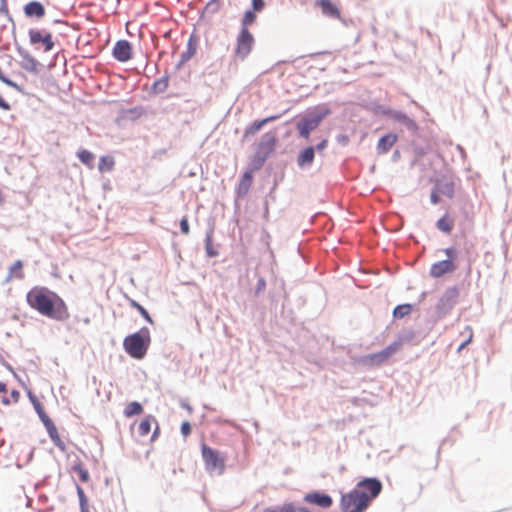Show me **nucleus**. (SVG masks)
I'll return each mask as SVG.
<instances>
[{"mask_svg":"<svg viewBox=\"0 0 512 512\" xmlns=\"http://www.w3.org/2000/svg\"><path fill=\"white\" fill-rule=\"evenodd\" d=\"M180 433L184 438H187L192 433V424L188 420H183L180 425Z\"/></svg>","mask_w":512,"mask_h":512,"instance_id":"obj_52","label":"nucleus"},{"mask_svg":"<svg viewBox=\"0 0 512 512\" xmlns=\"http://www.w3.org/2000/svg\"><path fill=\"white\" fill-rule=\"evenodd\" d=\"M383 482H356L353 489L340 492L339 510L341 512H366L372 502L380 495Z\"/></svg>","mask_w":512,"mask_h":512,"instance_id":"obj_3","label":"nucleus"},{"mask_svg":"<svg viewBox=\"0 0 512 512\" xmlns=\"http://www.w3.org/2000/svg\"><path fill=\"white\" fill-rule=\"evenodd\" d=\"M115 167V159L112 155H101L98 162V170L100 173L111 172Z\"/></svg>","mask_w":512,"mask_h":512,"instance_id":"obj_41","label":"nucleus"},{"mask_svg":"<svg viewBox=\"0 0 512 512\" xmlns=\"http://www.w3.org/2000/svg\"><path fill=\"white\" fill-rule=\"evenodd\" d=\"M147 110L144 106L138 105L131 108L121 107L115 119L118 126H123L126 121L136 122L146 114Z\"/></svg>","mask_w":512,"mask_h":512,"instance_id":"obj_16","label":"nucleus"},{"mask_svg":"<svg viewBox=\"0 0 512 512\" xmlns=\"http://www.w3.org/2000/svg\"><path fill=\"white\" fill-rule=\"evenodd\" d=\"M460 290L457 285L449 286L442 293L435 305V319L427 320V328L431 330L433 325L446 317L457 304Z\"/></svg>","mask_w":512,"mask_h":512,"instance_id":"obj_7","label":"nucleus"},{"mask_svg":"<svg viewBox=\"0 0 512 512\" xmlns=\"http://www.w3.org/2000/svg\"><path fill=\"white\" fill-rule=\"evenodd\" d=\"M14 46L15 50L22 58V61L19 62V66L32 75H38L44 65L38 61L28 50L24 49L19 44L17 39H15Z\"/></svg>","mask_w":512,"mask_h":512,"instance_id":"obj_11","label":"nucleus"},{"mask_svg":"<svg viewBox=\"0 0 512 512\" xmlns=\"http://www.w3.org/2000/svg\"><path fill=\"white\" fill-rule=\"evenodd\" d=\"M29 44L38 51L42 49L44 53H49L55 48V41L52 32L45 28L28 29Z\"/></svg>","mask_w":512,"mask_h":512,"instance_id":"obj_10","label":"nucleus"},{"mask_svg":"<svg viewBox=\"0 0 512 512\" xmlns=\"http://www.w3.org/2000/svg\"><path fill=\"white\" fill-rule=\"evenodd\" d=\"M180 231L183 235H188L190 233V225L189 218L187 215H184L179 221Z\"/></svg>","mask_w":512,"mask_h":512,"instance_id":"obj_55","label":"nucleus"},{"mask_svg":"<svg viewBox=\"0 0 512 512\" xmlns=\"http://www.w3.org/2000/svg\"><path fill=\"white\" fill-rule=\"evenodd\" d=\"M151 341L150 329L143 326L139 330L126 335L122 346L129 357L135 360H143L147 356Z\"/></svg>","mask_w":512,"mask_h":512,"instance_id":"obj_5","label":"nucleus"},{"mask_svg":"<svg viewBox=\"0 0 512 512\" xmlns=\"http://www.w3.org/2000/svg\"><path fill=\"white\" fill-rule=\"evenodd\" d=\"M46 432L50 438V440L52 441V443L61 451V452H66V444L65 442L61 439L60 437V434L58 432V428L56 425H53L51 426L50 428L46 429Z\"/></svg>","mask_w":512,"mask_h":512,"instance_id":"obj_37","label":"nucleus"},{"mask_svg":"<svg viewBox=\"0 0 512 512\" xmlns=\"http://www.w3.org/2000/svg\"><path fill=\"white\" fill-rule=\"evenodd\" d=\"M277 128L262 134L259 142H257L254 153L249 157L247 165L261 170L269 157L275 152L279 137Z\"/></svg>","mask_w":512,"mask_h":512,"instance_id":"obj_6","label":"nucleus"},{"mask_svg":"<svg viewBox=\"0 0 512 512\" xmlns=\"http://www.w3.org/2000/svg\"><path fill=\"white\" fill-rule=\"evenodd\" d=\"M443 252L446 255V260H450L451 262L458 263L460 251L455 246H449L443 249Z\"/></svg>","mask_w":512,"mask_h":512,"instance_id":"obj_48","label":"nucleus"},{"mask_svg":"<svg viewBox=\"0 0 512 512\" xmlns=\"http://www.w3.org/2000/svg\"><path fill=\"white\" fill-rule=\"evenodd\" d=\"M200 448L206 471L211 476H221L226 468V459L223 453L204 441L201 442Z\"/></svg>","mask_w":512,"mask_h":512,"instance_id":"obj_8","label":"nucleus"},{"mask_svg":"<svg viewBox=\"0 0 512 512\" xmlns=\"http://www.w3.org/2000/svg\"><path fill=\"white\" fill-rule=\"evenodd\" d=\"M220 9V0H209L200 12V18H202L205 12L215 14Z\"/></svg>","mask_w":512,"mask_h":512,"instance_id":"obj_47","label":"nucleus"},{"mask_svg":"<svg viewBox=\"0 0 512 512\" xmlns=\"http://www.w3.org/2000/svg\"><path fill=\"white\" fill-rule=\"evenodd\" d=\"M435 227L440 232L450 235L454 228V221L448 212H445L440 218L437 219Z\"/></svg>","mask_w":512,"mask_h":512,"instance_id":"obj_29","label":"nucleus"},{"mask_svg":"<svg viewBox=\"0 0 512 512\" xmlns=\"http://www.w3.org/2000/svg\"><path fill=\"white\" fill-rule=\"evenodd\" d=\"M332 108L329 103H320L312 107H308L304 112L298 114L296 117L285 121L277 127L281 130L291 124L297 131V136L306 141L310 140L311 133L316 130L322 121L332 114Z\"/></svg>","mask_w":512,"mask_h":512,"instance_id":"obj_4","label":"nucleus"},{"mask_svg":"<svg viewBox=\"0 0 512 512\" xmlns=\"http://www.w3.org/2000/svg\"><path fill=\"white\" fill-rule=\"evenodd\" d=\"M26 394L37 415L45 410L43 404L39 401L38 397L32 390H28Z\"/></svg>","mask_w":512,"mask_h":512,"instance_id":"obj_46","label":"nucleus"},{"mask_svg":"<svg viewBox=\"0 0 512 512\" xmlns=\"http://www.w3.org/2000/svg\"><path fill=\"white\" fill-rule=\"evenodd\" d=\"M256 172H258V170L247 165L244 171L240 174L234 190V195H236V199L246 198L253 185L254 174Z\"/></svg>","mask_w":512,"mask_h":512,"instance_id":"obj_13","label":"nucleus"},{"mask_svg":"<svg viewBox=\"0 0 512 512\" xmlns=\"http://www.w3.org/2000/svg\"><path fill=\"white\" fill-rule=\"evenodd\" d=\"M375 355L377 356V360H378L380 366L390 359L389 355L386 353L384 348L379 351H376Z\"/></svg>","mask_w":512,"mask_h":512,"instance_id":"obj_59","label":"nucleus"},{"mask_svg":"<svg viewBox=\"0 0 512 512\" xmlns=\"http://www.w3.org/2000/svg\"><path fill=\"white\" fill-rule=\"evenodd\" d=\"M126 301L128 302L129 306L133 309H135L139 314L140 316L148 323V324H151L153 325L154 324V320L153 318L151 317L150 313L148 312V310L142 305L140 304L138 301H136L135 299L131 298L130 296H128L127 294L124 295Z\"/></svg>","mask_w":512,"mask_h":512,"instance_id":"obj_30","label":"nucleus"},{"mask_svg":"<svg viewBox=\"0 0 512 512\" xmlns=\"http://www.w3.org/2000/svg\"><path fill=\"white\" fill-rule=\"evenodd\" d=\"M306 303L307 299L303 295H298L294 300V305L298 310L302 309L306 305Z\"/></svg>","mask_w":512,"mask_h":512,"instance_id":"obj_62","label":"nucleus"},{"mask_svg":"<svg viewBox=\"0 0 512 512\" xmlns=\"http://www.w3.org/2000/svg\"><path fill=\"white\" fill-rule=\"evenodd\" d=\"M328 147V138H322L317 144L312 145L313 151L315 153L323 154L324 150Z\"/></svg>","mask_w":512,"mask_h":512,"instance_id":"obj_54","label":"nucleus"},{"mask_svg":"<svg viewBox=\"0 0 512 512\" xmlns=\"http://www.w3.org/2000/svg\"><path fill=\"white\" fill-rule=\"evenodd\" d=\"M255 38L250 30H239L234 53L240 60H245L252 52Z\"/></svg>","mask_w":512,"mask_h":512,"instance_id":"obj_12","label":"nucleus"},{"mask_svg":"<svg viewBox=\"0 0 512 512\" xmlns=\"http://www.w3.org/2000/svg\"><path fill=\"white\" fill-rule=\"evenodd\" d=\"M200 37L195 30L189 35L186 43V49L180 54V58L174 66L176 71L180 70L197 53Z\"/></svg>","mask_w":512,"mask_h":512,"instance_id":"obj_14","label":"nucleus"},{"mask_svg":"<svg viewBox=\"0 0 512 512\" xmlns=\"http://www.w3.org/2000/svg\"><path fill=\"white\" fill-rule=\"evenodd\" d=\"M401 349V346L398 344L396 340L388 344L386 347H384V350L391 358L393 355H395L399 350Z\"/></svg>","mask_w":512,"mask_h":512,"instance_id":"obj_56","label":"nucleus"},{"mask_svg":"<svg viewBox=\"0 0 512 512\" xmlns=\"http://www.w3.org/2000/svg\"><path fill=\"white\" fill-rule=\"evenodd\" d=\"M24 16L34 22L42 20L46 16V7L39 0H30L22 7Z\"/></svg>","mask_w":512,"mask_h":512,"instance_id":"obj_19","label":"nucleus"},{"mask_svg":"<svg viewBox=\"0 0 512 512\" xmlns=\"http://www.w3.org/2000/svg\"><path fill=\"white\" fill-rule=\"evenodd\" d=\"M46 432L50 438V440L52 441V443L61 451V452H66V444L65 442L61 439L60 437V434L58 432V428L56 425H53L51 426L50 428L46 429Z\"/></svg>","mask_w":512,"mask_h":512,"instance_id":"obj_35","label":"nucleus"},{"mask_svg":"<svg viewBox=\"0 0 512 512\" xmlns=\"http://www.w3.org/2000/svg\"><path fill=\"white\" fill-rule=\"evenodd\" d=\"M474 206L471 202H464L459 208L460 228L463 233L472 229L474 224Z\"/></svg>","mask_w":512,"mask_h":512,"instance_id":"obj_21","label":"nucleus"},{"mask_svg":"<svg viewBox=\"0 0 512 512\" xmlns=\"http://www.w3.org/2000/svg\"><path fill=\"white\" fill-rule=\"evenodd\" d=\"M23 267L24 262L22 260L18 259L14 261L9 267L10 276H15L17 279H23L25 276Z\"/></svg>","mask_w":512,"mask_h":512,"instance_id":"obj_44","label":"nucleus"},{"mask_svg":"<svg viewBox=\"0 0 512 512\" xmlns=\"http://www.w3.org/2000/svg\"><path fill=\"white\" fill-rule=\"evenodd\" d=\"M288 301H283L281 305V311L280 316L284 320H286L289 324L295 326L298 324L294 309L291 307H288Z\"/></svg>","mask_w":512,"mask_h":512,"instance_id":"obj_42","label":"nucleus"},{"mask_svg":"<svg viewBox=\"0 0 512 512\" xmlns=\"http://www.w3.org/2000/svg\"><path fill=\"white\" fill-rule=\"evenodd\" d=\"M264 127H265V122L262 118L253 120L244 129L243 135L241 137V142H245L246 140L249 139L250 136L255 135L257 132L262 130Z\"/></svg>","mask_w":512,"mask_h":512,"instance_id":"obj_31","label":"nucleus"},{"mask_svg":"<svg viewBox=\"0 0 512 512\" xmlns=\"http://www.w3.org/2000/svg\"><path fill=\"white\" fill-rule=\"evenodd\" d=\"M416 337V332L413 328L404 327L396 335L395 340L402 347L404 344L410 343Z\"/></svg>","mask_w":512,"mask_h":512,"instance_id":"obj_39","label":"nucleus"},{"mask_svg":"<svg viewBox=\"0 0 512 512\" xmlns=\"http://www.w3.org/2000/svg\"><path fill=\"white\" fill-rule=\"evenodd\" d=\"M74 484L79 500V505L89 503L88 497L86 496L84 489L79 485V482H74Z\"/></svg>","mask_w":512,"mask_h":512,"instance_id":"obj_53","label":"nucleus"},{"mask_svg":"<svg viewBox=\"0 0 512 512\" xmlns=\"http://www.w3.org/2000/svg\"><path fill=\"white\" fill-rule=\"evenodd\" d=\"M265 7V0H251L250 9L255 10L257 12H261L265 9Z\"/></svg>","mask_w":512,"mask_h":512,"instance_id":"obj_57","label":"nucleus"},{"mask_svg":"<svg viewBox=\"0 0 512 512\" xmlns=\"http://www.w3.org/2000/svg\"><path fill=\"white\" fill-rule=\"evenodd\" d=\"M169 80H170V75L166 71L163 76H161L160 78H157L153 81V83L151 84L150 89H149V94L156 96L161 93H164L169 86Z\"/></svg>","mask_w":512,"mask_h":512,"instance_id":"obj_28","label":"nucleus"},{"mask_svg":"<svg viewBox=\"0 0 512 512\" xmlns=\"http://www.w3.org/2000/svg\"><path fill=\"white\" fill-rule=\"evenodd\" d=\"M72 469L78 474L79 480H90L89 471L79 459L72 465Z\"/></svg>","mask_w":512,"mask_h":512,"instance_id":"obj_45","label":"nucleus"},{"mask_svg":"<svg viewBox=\"0 0 512 512\" xmlns=\"http://www.w3.org/2000/svg\"><path fill=\"white\" fill-rule=\"evenodd\" d=\"M452 171L434 170L433 175L429 177V182L441 196L452 199L455 196V182Z\"/></svg>","mask_w":512,"mask_h":512,"instance_id":"obj_9","label":"nucleus"},{"mask_svg":"<svg viewBox=\"0 0 512 512\" xmlns=\"http://www.w3.org/2000/svg\"><path fill=\"white\" fill-rule=\"evenodd\" d=\"M280 512H298V508L293 502H286L279 506Z\"/></svg>","mask_w":512,"mask_h":512,"instance_id":"obj_58","label":"nucleus"},{"mask_svg":"<svg viewBox=\"0 0 512 512\" xmlns=\"http://www.w3.org/2000/svg\"><path fill=\"white\" fill-rule=\"evenodd\" d=\"M399 135L395 132H387L381 135L376 144V152L378 155L387 154L397 143Z\"/></svg>","mask_w":512,"mask_h":512,"instance_id":"obj_23","label":"nucleus"},{"mask_svg":"<svg viewBox=\"0 0 512 512\" xmlns=\"http://www.w3.org/2000/svg\"><path fill=\"white\" fill-rule=\"evenodd\" d=\"M0 109L3 111H10L12 109L11 104L6 101L0 94Z\"/></svg>","mask_w":512,"mask_h":512,"instance_id":"obj_64","label":"nucleus"},{"mask_svg":"<svg viewBox=\"0 0 512 512\" xmlns=\"http://www.w3.org/2000/svg\"><path fill=\"white\" fill-rule=\"evenodd\" d=\"M349 402L355 406V407H363L365 405H369V406H375L376 403L373 402L371 399L369 398H365V397H352L349 399Z\"/></svg>","mask_w":512,"mask_h":512,"instance_id":"obj_49","label":"nucleus"},{"mask_svg":"<svg viewBox=\"0 0 512 512\" xmlns=\"http://www.w3.org/2000/svg\"><path fill=\"white\" fill-rule=\"evenodd\" d=\"M459 268V263L450 260H439L434 262L429 269V276L434 279L442 278L448 274L454 273Z\"/></svg>","mask_w":512,"mask_h":512,"instance_id":"obj_18","label":"nucleus"},{"mask_svg":"<svg viewBox=\"0 0 512 512\" xmlns=\"http://www.w3.org/2000/svg\"><path fill=\"white\" fill-rule=\"evenodd\" d=\"M316 153L313 151L312 145L302 147L296 157V163L300 170H308L312 167Z\"/></svg>","mask_w":512,"mask_h":512,"instance_id":"obj_22","label":"nucleus"},{"mask_svg":"<svg viewBox=\"0 0 512 512\" xmlns=\"http://www.w3.org/2000/svg\"><path fill=\"white\" fill-rule=\"evenodd\" d=\"M351 363L353 365H360L363 367H379L380 364L377 360V356L375 355V352L368 353L361 356H351L350 357Z\"/></svg>","mask_w":512,"mask_h":512,"instance_id":"obj_27","label":"nucleus"},{"mask_svg":"<svg viewBox=\"0 0 512 512\" xmlns=\"http://www.w3.org/2000/svg\"><path fill=\"white\" fill-rule=\"evenodd\" d=\"M429 199L431 204L438 205L441 202V195L435 189L431 188Z\"/></svg>","mask_w":512,"mask_h":512,"instance_id":"obj_61","label":"nucleus"},{"mask_svg":"<svg viewBox=\"0 0 512 512\" xmlns=\"http://www.w3.org/2000/svg\"><path fill=\"white\" fill-rule=\"evenodd\" d=\"M77 159L89 169L94 168L96 156L93 152L86 148H80L76 152Z\"/></svg>","mask_w":512,"mask_h":512,"instance_id":"obj_33","label":"nucleus"},{"mask_svg":"<svg viewBox=\"0 0 512 512\" xmlns=\"http://www.w3.org/2000/svg\"><path fill=\"white\" fill-rule=\"evenodd\" d=\"M214 230L215 225L211 223L205 233L204 247L207 258H215L219 255L218 249L213 245Z\"/></svg>","mask_w":512,"mask_h":512,"instance_id":"obj_25","label":"nucleus"},{"mask_svg":"<svg viewBox=\"0 0 512 512\" xmlns=\"http://www.w3.org/2000/svg\"><path fill=\"white\" fill-rule=\"evenodd\" d=\"M257 11L250 8L246 9L240 20V29L249 30V26L253 25L257 20Z\"/></svg>","mask_w":512,"mask_h":512,"instance_id":"obj_40","label":"nucleus"},{"mask_svg":"<svg viewBox=\"0 0 512 512\" xmlns=\"http://www.w3.org/2000/svg\"><path fill=\"white\" fill-rule=\"evenodd\" d=\"M20 397H21V394H20L19 390L14 388L10 391V399L12 400L13 403H18L20 400Z\"/></svg>","mask_w":512,"mask_h":512,"instance_id":"obj_63","label":"nucleus"},{"mask_svg":"<svg viewBox=\"0 0 512 512\" xmlns=\"http://www.w3.org/2000/svg\"><path fill=\"white\" fill-rule=\"evenodd\" d=\"M144 412V407L139 401H130L126 404L123 415L126 418H132L134 416L141 415Z\"/></svg>","mask_w":512,"mask_h":512,"instance_id":"obj_34","label":"nucleus"},{"mask_svg":"<svg viewBox=\"0 0 512 512\" xmlns=\"http://www.w3.org/2000/svg\"><path fill=\"white\" fill-rule=\"evenodd\" d=\"M454 439H452L450 436H447L445 437L441 444L438 446L436 452H435V455H430V460L429 462L425 463V465H422L421 463H418V467L419 468H423V469H428V468H436L437 465H438V458H439V455H440V452H441V449L442 447L446 444V443H450L451 445L454 443Z\"/></svg>","mask_w":512,"mask_h":512,"instance_id":"obj_32","label":"nucleus"},{"mask_svg":"<svg viewBox=\"0 0 512 512\" xmlns=\"http://www.w3.org/2000/svg\"><path fill=\"white\" fill-rule=\"evenodd\" d=\"M157 420L152 414H146L138 425V434L140 436H147L151 432L152 424Z\"/></svg>","mask_w":512,"mask_h":512,"instance_id":"obj_38","label":"nucleus"},{"mask_svg":"<svg viewBox=\"0 0 512 512\" xmlns=\"http://www.w3.org/2000/svg\"><path fill=\"white\" fill-rule=\"evenodd\" d=\"M315 6L320 8L325 17L339 19L344 25H348L346 19L341 16L338 5L333 0H315Z\"/></svg>","mask_w":512,"mask_h":512,"instance_id":"obj_20","label":"nucleus"},{"mask_svg":"<svg viewBox=\"0 0 512 512\" xmlns=\"http://www.w3.org/2000/svg\"><path fill=\"white\" fill-rule=\"evenodd\" d=\"M111 54L118 62L126 63L133 56V46L130 41L126 39H119L114 43Z\"/></svg>","mask_w":512,"mask_h":512,"instance_id":"obj_17","label":"nucleus"},{"mask_svg":"<svg viewBox=\"0 0 512 512\" xmlns=\"http://www.w3.org/2000/svg\"><path fill=\"white\" fill-rule=\"evenodd\" d=\"M38 418L43 424L45 430L50 428L51 426L55 425L54 421L51 419V417L47 414L46 410L38 414Z\"/></svg>","mask_w":512,"mask_h":512,"instance_id":"obj_51","label":"nucleus"},{"mask_svg":"<svg viewBox=\"0 0 512 512\" xmlns=\"http://www.w3.org/2000/svg\"><path fill=\"white\" fill-rule=\"evenodd\" d=\"M417 307V303H401L392 310V321L402 320L409 316Z\"/></svg>","mask_w":512,"mask_h":512,"instance_id":"obj_26","label":"nucleus"},{"mask_svg":"<svg viewBox=\"0 0 512 512\" xmlns=\"http://www.w3.org/2000/svg\"><path fill=\"white\" fill-rule=\"evenodd\" d=\"M25 299L32 310L47 319L65 322L71 316L65 300L46 286H33L27 291Z\"/></svg>","mask_w":512,"mask_h":512,"instance_id":"obj_2","label":"nucleus"},{"mask_svg":"<svg viewBox=\"0 0 512 512\" xmlns=\"http://www.w3.org/2000/svg\"><path fill=\"white\" fill-rule=\"evenodd\" d=\"M268 298L270 301L271 310L277 308V304L281 298L283 301H288V293L285 290V281L283 279H280L278 286H275L269 290Z\"/></svg>","mask_w":512,"mask_h":512,"instance_id":"obj_24","label":"nucleus"},{"mask_svg":"<svg viewBox=\"0 0 512 512\" xmlns=\"http://www.w3.org/2000/svg\"><path fill=\"white\" fill-rule=\"evenodd\" d=\"M365 109L374 116H383L388 120L404 126L412 140L410 142L414 159L410 165H416L424 156L430 153L436 144L437 134L428 126L421 127L416 120L410 117L405 111L385 106L377 101H369Z\"/></svg>","mask_w":512,"mask_h":512,"instance_id":"obj_1","label":"nucleus"},{"mask_svg":"<svg viewBox=\"0 0 512 512\" xmlns=\"http://www.w3.org/2000/svg\"><path fill=\"white\" fill-rule=\"evenodd\" d=\"M46 432L50 438V440L52 441V443L61 451V452H66V444L65 442L61 439L60 437V434L58 432V428L56 425H53L51 426L50 428L46 429Z\"/></svg>","mask_w":512,"mask_h":512,"instance_id":"obj_36","label":"nucleus"},{"mask_svg":"<svg viewBox=\"0 0 512 512\" xmlns=\"http://www.w3.org/2000/svg\"><path fill=\"white\" fill-rule=\"evenodd\" d=\"M303 501L321 509H329L333 505L332 496L325 490H311L304 494Z\"/></svg>","mask_w":512,"mask_h":512,"instance_id":"obj_15","label":"nucleus"},{"mask_svg":"<svg viewBox=\"0 0 512 512\" xmlns=\"http://www.w3.org/2000/svg\"><path fill=\"white\" fill-rule=\"evenodd\" d=\"M335 141L341 147H346L350 143V135L342 130L335 136Z\"/></svg>","mask_w":512,"mask_h":512,"instance_id":"obj_50","label":"nucleus"},{"mask_svg":"<svg viewBox=\"0 0 512 512\" xmlns=\"http://www.w3.org/2000/svg\"><path fill=\"white\" fill-rule=\"evenodd\" d=\"M257 282L254 289L251 292V297L258 298L261 294H263L267 288V281L265 277L257 275Z\"/></svg>","mask_w":512,"mask_h":512,"instance_id":"obj_43","label":"nucleus"},{"mask_svg":"<svg viewBox=\"0 0 512 512\" xmlns=\"http://www.w3.org/2000/svg\"><path fill=\"white\" fill-rule=\"evenodd\" d=\"M285 176V171L282 169L280 172L274 173L273 176V185L271 187H274L277 189L278 185L283 181Z\"/></svg>","mask_w":512,"mask_h":512,"instance_id":"obj_60","label":"nucleus"}]
</instances>
